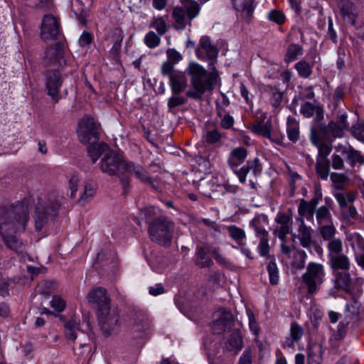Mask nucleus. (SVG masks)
<instances>
[{
	"mask_svg": "<svg viewBox=\"0 0 364 364\" xmlns=\"http://www.w3.org/2000/svg\"><path fill=\"white\" fill-rule=\"evenodd\" d=\"M29 220V209L26 201L16 203L0 212V233L6 247L11 250L21 248L22 242L17 234L23 231Z\"/></svg>",
	"mask_w": 364,
	"mask_h": 364,
	"instance_id": "f257e3e1",
	"label": "nucleus"
},
{
	"mask_svg": "<svg viewBox=\"0 0 364 364\" xmlns=\"http://www.w3.org/2000/svg\"><path fill=\"white\" fill-rule=\"evenodd\" d=\"M191 77L193 90H188L186 95L194 100H200L208 90L213 89L217 75L215 72L208 73L202 65L191 62L186 70Z\"/></svg>",
	"mask_w": 364,
	"mask_h": 364,
	"instance_id": "f03ea898",
	"label": "nucleus"
},
{
	"mask_svg": "<svg viewBox=\"0 0 364 364\" xmlns=\"http://www.w3.org/2000/svg\"><path fill=\"white\" fill-rule=\"evenodd\" d=\"M183 7L176 6L172 11L173 26L176 29L183 30L191 21L198 16L200 6L194 0H181Z\"/></svg>",
	"mask_w": 364,
	"mask_h": 364,
	"instance_id": "7ed1b4c3",
	"label": "nucleus"
},
{
	"mask_svg": "<svg viewBox=\"0 0 364 364\" xmlns=\"http://www.w3.org/2000/svg\"><path fill=\"white\" fill-rule=\"evenodd\" d=\"M174 225L165 217H159L150 223L149 236L152 241L165 247L171 242Z\"/></svg>",
	"mask_w": 364,
	"mask_h": 364,
	"instance_id": "20e7f679",
	"label": "nucleus"
},
{
	"mask_svg": "<svg viewBox=\"0 0 364 364\" xmlns=\"http://www.w3.org/2000/svg\"><path fill=\"white\" fill-rule=\"evenodd\" d=\"M124 160L122 154L114 151H108L100 162V168L103 173L110 176H118L123 184H127V179L122 178Z\"/></svg>",
	"mask_w": 364,
	"mask_h": 364,
	"instance_id": "39448f33",
	"label": "nucleus"
},
{
	"mask_svg": "<svg viewBox=\"0 0 364 364\" xmlns=\"http://www.w3.org/2000/svg\"><path fill=\"white\" fill-rule=\"evenodd\" d=\"M100 124L93 118L83 117L78 124L77 134L83 144H94L99 139Z\"/></svg>",
	"mask_w": 364,
	"mask_h": 364,
	"instance_id": "423d86ee",
	"label": "nucleus"
},
{
	"mask_svg": "<svg viewBox=\"0 0 364 364\" xmlns=\"http://www.w3.org/2000/svg\"><path fill=\"white\" fill-rule=\"evenodd\" d=\"M276 225L273 228V235L281 241L282 250H290L286 245V237L291 232V218L284 213H278L274 218Z\"/></svg>",
	"mask_w": 364,
	"mask_h": 364,
	"instance_id": "0eeeda50",
	"label": "nucleus"
},
{
	"mask_svg": "<svg viewBox=\"0 0 364 364\" xmlns=\"http://www.w3.org/2000/svg\"><path fill=\"white\" fill-rule=\"evenodd\" d=\"M324 276L323 267L317 263H310L306 272L303 275V281L308 288V293L313 294L316 291V286L323 282Z\"/></svg>",
	"mask_w": 364,
	"mask_h": 364,
	"instance_id": "6e6552de",
	"label": "nucleus"
},
{
	"mask_svg": "<svg viewBox=\"0 0 364 364\" xmlns=\"http://www.w3.org/2000/svg\"><path fill=\"white\" fill-rule=\"evenodd\" d=\"M248 129L254 134L269 139L270 141L279 145L284 144V136L279 133L272 130L270 120L264 123L256 122L249 125Z\"/></svg>",
	"mask_w": 364,
	"mask_h": 364,
	"instance_id": "1a4fd4ad",
	"label": "nucleus"
},
{
	"mask_svg": "<svg viewBox=\"0 0 364 364\" xmlns=\"http://www.w3.org/2000/svg\"><path fill=\"white\" fill-rule=\"evenodd\" d=\"M60 34V23L56 17L51 14L43 16L41 26V38L43 41L55 40Z\"/></svg>",
	"mask_w": 364,
	"mask_h": 364,
	"instance_id": "9d476101",
	"label": "nucleus"
},
{
	"mask_svg": "<svg viewBox=\"0 0 364 364\" xmlns=\"http://www.w3.org/2000/svg\"><path fill=\"white\" fill-rule=\"evenodd\" d=\"M234 324L232 313L222 309L215 314V320L212 323V329L214 333L220 334L223 332L230 331Z\"/></svg>",
	"mask_w": 364,
	"mask_h": 364,
	"instance_id": "9b49d317",
	"label": "nucleus"
},
{
	"mask_svg": "<svg viewBox=\"0 0 364 364\" xmlns=\"http://www.w3.org/2000/svg\"><path fill=\"white\" fill-rule=\"evenodd\" d=\"M63 84V78L58 70H49L46 74V88L48 95L53 102L59 100V91Z\"/></svg>",
	"mask_w": 364,
	"mask_h": 364,
	"instance_id": "f8f14e48",
	"label": "nucleus"
},
{
	"mask_svg": "<svg viewBox=\"0 0 364 364\" xmlns=\"http://www.w3.org/2000/svg\"><path fill=\"white\" fill-rule=\"evenodd\" d=\"M88 303L95 305L97 313L110 307V299L102 287L93 288L86 296Z\"/></svg>",
	"mask_w": 364,
	"mask_h": 364,
	"instance_id": "ddd939ff",
	"label": "nucleus"
},
{
	"mask_svg": "<svg viewBox=\"0 0 364 364\" xmlns=\"http://www.w3.org/2000/svg\"><path fill=\"white\" fill-rule=\"evenodd\" d=\"M101 330L106 335H109L119 324L118 315L112 311L110 307L97 313Z\"/></svg>",
	"mask_w": 364,
	"mask_h": 364,
	"instance_id": "4468645a",
	"label": "nucleus"
},
{
	"mask_svg": "<svg viewBox=\"0 0 364 364\" xmlns=\"http://www.w3.org/2000/svg\"><path fill=\"white\" fill-rule=\"evenodd\" d=\"M295 226L298 235L291 232L292 237H297L304 248H310L313 243L311 228L306 225L301 218H296Z\"/></svg>",
	"mask_w": 364,
	"mask_h": 364,
	"instance_id": "2eb2a0df",
	"label": "nucleus"
},
{
	"mask_svg": "<svg viewBox=\"0 0 364 364\" xmlns=\"http://www.w3.org/2000/svg\"><path fill=\"white\" fill-rule=\"evenodd\" d=\"M335 151L344 156L351 167L355 166L357 164H364L363 156L350 145L338 144L335 146Z\"/></svg>",
	"mask_w": 364,
	"mask_h": 364,
	"instance_id": "dca6fc26",
	"label": "nucleus"
},
{
	"mask_svg": "<svg viewBox=\"0 0 364 364\" xmlns=\"http://www.w3.org/2000/svg\"><path fill=\"white\" fill-rule=\"evenodd\" d=\"M125 173H129L131 176L136 177L143 182H150L151 177L149 173L144 169V168L139 164L134 161L124 160L122 178H124Z\"/></svg>",
	"mask_w": 364,
	"mask_h": 364,
	"instance_id": "f3484780",
	"label": "nucleus"
},
{
	"mask_svg": "<svg viewBox=\"0 0 364 364\" xmlns=\"http://www.w3.org/2000/svg\"><path fill=\"white\" fill-rule=\"evenodd\" d=\"M196 53L198 58L213 60L217 58L218 50L208 36H202Z\"/></svg>",
	"mask_w": 364,
	"mask_h": 364,
	"instance_id": "a211bd4d",
	"label": "nucleus"
},
{
	"mask_svg": "<svg viewBox=\"0 0 364 364\" xmlns=\"http://www.w3.org/2000/svg\"><path fill=\"white\" fill-rule=\"evenodd\" d=\"M58 208V203L50 208H46L41 203H38L34 217L36 230L42 231L44 230L48 221V215L55 213Z\"/></svg>",
	"mask_w": 364,
	"mask_h": 364,
	"instance_id": "6ab92c4d",
	"label": "nucleus"
},
{
	"mask_svg": "<svg viewBox=\"0 0 364 364\" xmlns=\"http://www.w3.org/2000/svg\"><path fill=\"white\" fill-rule=\"evenodd\" d=\"M242 348V338L237 330L228 331V335L224 338L223 348L224 350L233 352L235 355Z\"/></svg>",
	"mask_w": 364,
	"mask_h": 364,
	"instance_id": "aec40b11",
	"label": "nucleus"
},
{
	"mask_svg": "<svg viewBox=\"0 0 364 364\" xmlns=\"http://www.w3.org/2000/svg\"><path fill=\"white\" fill-rule=\"evenodd\" d=\"M335 276V286L337 288L343 289L347 290L353 278H355L358 280V283H363V279L362 278L356 277V274L353 273V270L346 269V270H338L334 272Z\"/></svg>",
	"mask_w": 364,
	"mask_h": 364,
	"instance_id": "412c9836",
	"label": "nucleus"
},
{
	"mask_svg": "<svg viewBox=\"0 0 364 364\" xmlns=\"http://www.w3.org/2000/svg\"><path fill=\"white\" fill-rule=\"evenodd\" d=\"M262 171V166L258 158H255L252 161H248L247 164L242 166L240 169L235 171L241 183H245L246 181L247 175L252 173L255 176L260 174Z\"/></svg>",
	"mask_w": 364,
	"mask_h": 364,
	"instance_id": "4be33fe9",
	"label": "nucleus"
},
{
	"mask_svg": "<svg viewBox=\"0 0 364 364\" xmlns=\"http://www.w3.org/2000/svg\"><path fill=\"white\" fill-rule=\"evenodd\" d=\"M169 78V86L173 95L181 93L187 87L188 80L185 73L176 70Z\"/></svg>",
	"mask_w": 364,
	"mask_h": 364,
	"instance_id": "5701e85b",
	"label": "nucleus"
},
{
	"mask_svg": "<svg viewBox=\"0 0 364 364\" xmlns=\"http://www.w3.org/2000/svg\"><path fill=\"white\" fill-rule=\"evenodd\" d=\"M329 263L333 272L350 269V260L348 257L341 252H330Z\"/></svg>",
	"mask_w": 364,
	"mask_h": 364,
	"instance_id": "b1692460",
	"label": "nucleus"
},
{
	"mask_svg": "<svg viewBox=\"0 0 364 364\" xmlns=\"http://www.w3.org/2000/svg\"><path fill=\"white\" fill-rule=\"evenodd\" d=\"M251 225L253 227L257 237L259 239L258 249L259 250H269L268 232L261 225L260 218H255L251 222Z\"/></svg>",
	"mask_w": 364,
	"mask_h": 364,
	"instance_id": "393cba45",
	"label": "nucleus"
},
{
	"mask_svg": "<svg viewBox=\"0 0 364 364\" xmlns=\"http://www.w3.org/2000/svg\"><path fill=\"white\" fill-rule=\"evenodd\" d=\"M338 6L343 18L348 22L354 24L355 21V14L353 3L349 0H339Z\"/></svg>",
	"mask_w": 364,
	"mask_h": 364,
	"instance_id": "a878e982",
	"label": "nucleus"
},
{
	"mask_svg": "<svg viewBox=\"0 0 364 364\" xmlns=\"http://www.w3.org/2000/svg\"><path fill=\"white\" fill-rule=\"evenodd\" d=\"M247 156V150L244 147H236L230 153L228 164L232 168H237L245 161Z\"/></svg>",
	"mask_w": 364,
	"mask_h": 364,
	"instance_id": "bb28decb",
	"label": "nucleus"
},
{
	"mask_svg": "<svg viewBox=\"0 0 364 364\" xmlns=\"http://www.w3.org/2000/svg\"><path fill=\"white\" fill-rule=\"evenodd\" d=\"M234 9L246 18L252 16L254 10V0H232Z\"/></svg>",
	"mask_w": 364,
	"mask_h": 364,
	"instance_id": "cd10ccee",
	"label": "nucleus"
},
{
	"mask_svg": "<svg viewBox=\"0 0 364 364\" xmlns=\"http://www.w3.org/2000/svg\"><path fill=\"white\" fill-rule=\"evenodd\" d=\"M46 57L49 63L58 65L60 67H63L66 64L63 58V49L59 45L56 48L48 49L46 52Z\"/></svg>",
	"mask_w": 364,
	"mask_h": 364,
	"instance_id": "c85d7f7f",
	"label": "nucleus"
},
{
	"mask_svg": "<svg viewBox=\"0 0 364 364\" xmlns=\"http://www.w3.org/2000/svg\"><path fill=\"white\" fill-rule=\"evenodd\" d=\"M334 198L336 200L340 208L352 204L357 198V193L353 191H336L334 193Z\"/></svg>",
	"mask_w": 364,
	"mask_h": 364,
	"instance_id": "c756f323",
	"label": "nucleus"
},
{
	"mask_svg": "<svg viewBox=\"0 0 364 364\" xmlns=\"http://www.w3.org/2000/svg\"><path fill=\"white\" fill-rule=\"evenodd\" d=\"M87 144L88 155L93 163L96 162L99 157L107 149V145L105 143L95 142L94 144Z\"/></svg>",
	"mask_w": 364,
	"mask_h": 364,
	"instance_id": "7c9ffc66",
	"label": "nucleus"
},
{
	"mask_svg": "<svg viewBox=\"0 0 364 364\" xmlns=\"http://www.w3.org/2000/svg\"><path fill=\"white\" fill-rule=\"evenodd\" d=\"M287 133L290 141L295 142L299 137V125L298 122L292 117L287 118Z\"/></svg>",
	"mask_w": 364,
	"mask_h": 364,
	"instance_id": "2f4dec72",
	"label": "nucleus"
},
{
	"mask_svg": "<svg viewBox=\"0 0 364 364\" xmlns=\"http://www.w3.org/2000/svg\"><path fill=\"white\" fill-rule=\"evenodd\" d=\"M80 329V321L72 318L65 323V335L67 339L74 341Z\"/></svg>",
	"mask_w": 364,
	"mask_h": 364,
	"instance_id": "473e14b6",
	"label": "nucleus"
},
{
	"mask_svg": "<svg viewBox=\"0 0 364 364\" xmlns=\"http://www.w3.org/2000/svg\"><path fill=\"white\" fill-rule=\"evenodd\" d=\"M316 220L318 226L333 223L331 211L326 207H319L316 210Z\"/></svg>",
	"mask_w": 364,
	"mask_h": 364,
	"instance_id": "72a5a7b5",
	"label": "nucleus"
},
{
	"mask_svg": "<svg viewBox=\"0 0 364 364\" xmlns=\"http://www.w3.org/2000/svg\"><path fill=\"white\" fill-rule=\"evenodd\" d=\"M227 230L230 237L238 245L242 246L245 244L246 235L242 228L236 225H230L227 227Z\"/></svg>",
	"mask_w": 364,
	"mask_h": 364,
	"instance_id": "f704fd0d",
	"label": "nucleus"
},
{
	"mask_svg": "<svg viewBox=\"0 0 364 364\" xmlns=\"http://www.w3.org/2000/svg\"><path fill=\"white\" fill-rule=\"evenodd\" d=\"M316 171L321 179L327 180L330 173L329 159H316Z\"/></svg>",
	"mask_w": 364,
	"mask_h": 364,
	"instance_id": "c9c22d12",
	"label": "nucleus"
},
{
	"mask_svg": "<svg viewBox=\"0 0 364 364\" xmlns=\"http://www.w3.org/2000/svg\"><path fill=\"white\" fill-rule=\"evenodd\" d=\"M151 324L148 318L141 314L137 315L133 320L132 330L134 332H142L149 330Z\"/></svg>",
	"mask_w": 364,
	"mask_h": 364,
	"instance_id": "e433bc0d",
	"label": "nucleus"
},
{
	"mask_svg": "<svg viewBox=\"0 0 364 364\" xmlns=\"http://www.w3.org/2000/svg\"><path fill=\"white\" fill-rule=\"evenodd\" d=\"M326 134V127H319L313 129L311 131L310 140L311 142L315 146L317 144L325 143Z\"/></svg>",
	"mask_w": 364,
	"mask_h": 364,
	"instance_id": "4c0bfd02",
	"label": "nucleus"
},
{
	"mask_svg": "<svg viewBox=\"0 0 364 364\" xmlns=\"http://www.w3.org/2000/svg\"><path fill=\"white\" fill-rule=\"evenodd\" d=\"M302 55V48L299 44L292 43L289 46L285 55L286 62L296 60L299 56Z\"/></svg>",
	"mask_w": 364,
	"mask_h": 364,
	"instance_id": "58836bf2",
	"label": "nucleus"
},
{
	"mask_svg": "<svg viewBox=\"0 0 364 364\" xmlns=\"http://www.w3.org/2000/svg\"><path fill=\"white\" fill-rule=\"evenodd\" d=\"M318 231L324 240H329L333 238L336 232V228L333 223L318 226Z\"/></svg>",
	"mask_w": 364,
	"mask_h": 364,
	"instance_id": "ea45409f",
	"label": "nucleus"
},
{
	"mask_svg": "<svg viewBox=\"0 0 364 364\" xmlns=\"http://www.w3.org/2000/svg\"><path fill=\"white\" fill-rule=\"evenodd\" d=\"M97 184L93 181H87L84 184L83 192L81 194L80 200L86 201L92 198L95 193Z\"/></svg>",
	"mask_w": 364,
	"mask_h": 364,
	"instance_id": "a19ab883",
	"label": "nucleus"
},
{
	"mask_svg": "<svg viewBox=\"0 0 364 364\" xmlns=\"http://www.w3.org/2000/svg\"><path fill=\"white\" fill-rule=\"evenodd\" d=\"M292 257L291 265L296 269H302L304 267L306 254L305 252H285Z\"/></svg>",
	"mask_w": 364,
	"mask_h": 364,
	"instance_id": "79ce46f5",
	"label": "nucleus"
},
{
	"mask_svg": "<svg viewBox=\"0 0 364 364\" xmlns=\"http://www.w3.org/2000/svg\"><path fill=\"white\" fill-rule=\"evenodd\" d=\"M290 334L291 339H287L285 342L288 346H293L294 341H299L303 335V329L298 324L293 323L291 325Z\"/></svg>",
	"mask_w": 364,
	"mask_h": 364,
	"instance_id": "37998d69",
	"label": "nucleus"
},
{
	"mask_svg": "<svg viewBox=\"0 0 364 364\" xmlns=\"http://www.w3.org/2000/svg\"><path fill=\"white\" fill-rule=\"evenodd\" d=\"M295 69L297 70L299 76L307 78L312 73V65L305 60H300L295 65Z\"/></svg>",
	"mask_w": 364,
	"mask_h": 364,
	"instance_id": "c03bdc74",
	"label": "nucleus"
},
{
	"mask_svg": "<svg viewBox=\"0 0 364 364\" xmlns=\"http://www.w3.org/2000/svg\"><path fill=\"white\" fill-rule=\"evenodd\" d=\"M195 260L196 264L202 268L210 267L212 264V259L207 252H197Z\"/></svg>",
	"mask_w": 364,
	"mask_h": 364,
	"instance_id": "a18cd8bd",
	"label": "nucleus"
},
{
	"mask_svg": "<svg viewBox=\"0 0 364 364\" xmlns=\"http://www.w3.org/2000/svg\"><path fill=\"white\" fill-rule=\"evenodd\" d=\"M320 109V107L316 106L314 104L306 102L301 106L300 112L305 117H311L314 113L318 112Z\"/></svg>",
	"mask_w": 364,
	"mask_h": 364,
	"instance_id": "49530a36",
	"label": "nucleus"
},
{
	"mask_svg": "<svg viewBox=\"0 0 364 364\" xmlns=\"http://www.w3.org/2000/svg\"><path fill=\"white\" fill-rule=\"evenodd\" d=\"M144 42L149 48H154L160 44L161 39L154 31H149L144 37Z\"/></svg>",
	"mask_w": 364,
	"mask_h": 364,
	"instance_id": "de8ad7c7",
	"label": "nucleus"
},
{
	"mask_svg": "<svg viewBox=\"0 0 364 364\" xmlns=\"http://www.w3.org/2000/svg\"><path fill=\"white\" fill-rule=\"evenodd\" d=\"M269 282L272 284H277L279 282V271L274 261H271L267 266Z\"/></svg>",
	"mask_w": 364,
	"mask_h": 364,
	"instance_id": "09e8293b",
	"label": "nucleus"
},
{
	"mask_svg": "<svg viewBox=\"0 0 364 364\" xmlns=\"http://www.w3.org/2000/svg\"><path fill=\"white\" fill-rule=\"evenodd\" d=\"M315 146L318 149V155L316 159H328V156L331 154L332 151V146L331 144H327L326 142L315 145Z\"/></svg>",
	"mask_w": 364,
	"mask_h": 364,
	"instance_id": "8fccbe9b",
	"label": "nucleus"
},
{
	"mask_svg": "<svg viewBox=\"0 0 364 364\" xmlns=\"http://www.w3.org/2000/svg\"><path fill=\"white\" fill-rule=\"evenodd\" d=\"M55 286L56 283L54 281L45 280L38 284L37 291L41 294L48 295Z\"/></svg>",
	"mask_w": 364,
	"mask_h": 364,
	"instance_id": "3c124183",
	"label": "nucleus"
},
{
	"mask_svg": "<svg viewBox=\"0 0 364 364\" xmlns=\"http://www.w3.org/2000/svg\"><path fill=\"white\" fill-rule=\"evenodd\" d=\"M151 26L156 30L159 36H163L167 31L166 23L162 16L154 18Z\"/></svg>",
	"mask_w": 364,
	"mask_h": 364,
	"instance_id": "603ef678",
	"label": "nucleus"
},
{
	"mask_svg": "<svg viewBox=\"0 0 364 364\" xmlns=\"http://www.w3.org/2000/svg\"><path fill=\"white\" fill-rule=\"evenodd\" d=\"M341 215L346 220L353 219L358 215L355 207L352 204L346 205L345 208H340Z\"/></svg>",
	"mask_w": 364,
	"mask_h": 364,
	"instance_id": "864d4df0",
	"label": "nucleus"
},
{
	"mask_svg": "<svg viewBox=\"0 0 364 364\" xmlns=\"http://www.w3.org/2000/svg\"><path fill=\"white\" fill-rule=\"evenodd\" d=\"M267 18L277 24H282L285 21V16L278 10H272L267 14Z\"/></svg>",
	"mask_w": 364,
	"mask_h": 364,
	"instance_id": "5fc2aeb1",
	"label": "nucleus"
},
{
	"mask_svg": "<svg viewBox=\"0 0 364 364\" xmlns=\"http://www.w3.org/2000/svg\"><path fill=\"white\" fill-rule=\"evenodd\" d=\"M328 128L334 137H342L344 133V131L346 130L345 128H343V127L338 123H336L335 122H331L328 124Z\"/></svg>",
	"mask_w": 364,
	"mask_h": 364,
	"instance_id": "6e6d98bb",
	"label": "nucleus"
},
{
	"mask_svg": "<svg viewBox=\"0 0 364 364\" xmlns=\"http://www.w3.org/2000/svg\"><path fill=\"white\" fill-rule=\"evenodd\" d=\"M352 134L358 140H364V122H358L352 127Z\"/></svg>",
	"mask_w": 364,
	"mask_h": 364,
	"instance_id": "4d7b16f0",
	"label": "nucleus"
},
{
	"mask_svg": "<svg viewBox=\"0 0 364 364\" xmlns=\"http://www.w3.org/2000/svg\"><path fill=\"white\" fill-rule=\"evenodd\" d=\"M320 353V348L317 350L310 348L308 352V364H321V356Z\"/></svg>",
	"mask_w": 364,
	"mask_h": 364,
	"instance_id": "13d9d810",
	"label": "nucleus"
},
{
	"mask_svg": "<svg viewBox=\"0 0 364 364\" xmlns=\"http://www.w3.org/2000/svg\"><path fill=\"white\" fill-rule=\"evenodd\" d=\"M50 303V306L58 312L63 311L66 306L65 301L59 296H53Z\"/></svg>",
	"mask_w": 364,
	"mask_h": 364,
	"instance_id": "bf43d9fd",
	"label": "nucleus"
},
{
	"mask_svg": "<svg viewBox=\"0 0 364 364\" xmlns=\"http://www.w3.org/2000/svg\"><path fill=\"white\" fill-rule=\"evenodd\" d=\"M205 141L208 144H215L218 142L221 139V134L216 129L207 132L204 136Z\"/></svg>",
	"mask_w": 364,
	"mask_h": 364,
	"instance_id": "052dcab7",
	"label": "nucleus"
},
{
	"mask_svg": "<svg viewBox=\"0 0 364 364\" xmlns=\"http://www.w3.org/2000/svg\"><path fill=\"white\" fill-rule=\"evenodd\" d=\"M322 192L320 186H317L315 187L314 190V197L307 203L312 206L314 208L317 209L316 207L318 205L319 202L322 200Z\"/></svg>",
	"mask_w": 364,
	"mask_h": 364,
	"instance_id": "680f3d73",
	"label": "nucleus"
},
{
	"mask_svg": "<svg viewBox=\"0 0 364 364\" xmlns=\"http://www.w3.org/2000/svg\"><path fill=\"white\" fill-rule=\"evenodd\" d=\"M316 209H315L312 206H311L307 203V200H306L304 199H301L300 200V203L298 206V214L299 215H304V213H316Z\"/></svg>",
	"mask_w": 364,
	"mask_h": 364,
	"instance_id": "e2e57ef3",
	"label": "nucleus"
},
{
	"mask_svg": "<svg viewBox=\"0 0 364 364\" xmlns=\"http://www.w3.org/2000/svg\"><path fill=\"white\" fill-rule=\"evenodd\" d=\"M80 181V177L77 174H73L69 180V188L70 190L71 198H75L77 191V186Z\"/></svg>",
	"mask_w": 364,
	"mask_h": 364,
	"instance_id": "0e129e2a",
	"label": "nucleus"
},
{
	"mask_svg": "<svg viewBox=\"0 0 364 364\" xmlns=\"http://www.w3.org/2000/svg\"><path fill=\"white\" fill-rule=\"evenodd\" d=\"M348 242L353 250H356L357 249H359L360 250H364L361 247L363 241L360 236L358 235L348 236Z\"/></svg>",
	"mask_w": 364,
	"mask_h": 364,
	"instance_id": "69168bd1",
	"label": "nucleus"
},
{
	"mask_svg": "<svg viewBox=\"0 0 364 364\" xmlns=\"http://www.w3.org/2000/svg\"><path fill=\"white\" fill-rule=\"evenodd\" d=\"M331 166L335 170H342L344 168V161L339 154H333L331 156Z\"/></svg>",
	"mask_w": 364,
	"mask_h": 364,
	"instance_id": "338daca9",
	"label": "nucleus"
},
{
	"mask_svg": "<svg viewBox=\"0 0 364 364\" xmlns=\"http://www.w3.org/2000/svg\"><path fill=\"white\" fill-rule=\"evenodd\" d=\"M186 100L181 96L173 95L168 100V107L171 109L185 104Z\"/></svg>",
	"mask_w": 364,
	"mask_h": 364,
	"instance_id": "774afa93",
	"label": "nucleus"
}]
</instances>
